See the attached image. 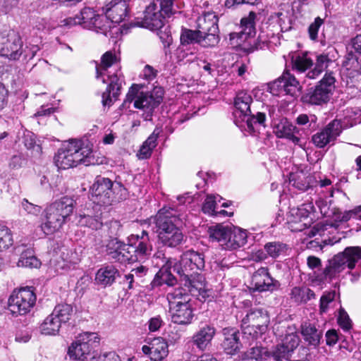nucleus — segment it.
Listing matches in <instances>:
<instances>
[{"label":"nucleus","mask_w":361,"mask_h":361,"mask_svg":"<svg viewBox=\"0 0 361 361\" xmlns=\"http://www.w3.org/2000/svg\"><path fill=\"white\" fill-rule=\"evenodd\" d=\"M361 260V247H347L343 252L335 255L329 259L325 267L321 273L314 276L313 282L318 285L325 282H331L338 277L339 274L346 268L349 269L348 274L352 275L351 281H356L360 274L357 272L352 273L351 270L355 268L356 264Z\"/></svg>","instance_id":"1"},{"label":"nucleus","mask_w":361,"mask_h":361,"mask_svg":"<svg viewBox=\"0 0 361 361\" xmlns=\"http://www.w3.org/2000/svg\"><path fill=\"white\" fill-rule=\"evenodd\" d=\"M204 256L202 253L188 250L184 252L179 261L173 266V272L179 277V281L188 291L202 288V276L199 271L204 267Z\"/></svg>","instance_id":"2"},{"label":"nucleus","mask_w":361,"mask_h":361,"mask_svg":"<svg viewBox=\"0 0 361 361\" xmlns=\"http://www.w3.org/2000/svg\"><path fill=\"white\" fill-rule=\"evenodd\" d=\"M159 240L165 246L176 247L182 244L184 235L180 229L183 224L182 215L171 207H163L154 219Z\"/></svg>","instance_id":"3"},{"label":"nucleus","mask_w":361,"mask_h":361,"mask_svg":"<svg viewBox=\"0 0 361 361\" xmlns=\"http://www.w3.org/2000/svg\"><path fill=\"white\" fill-rule=\"evenodd\" d=\"M54 162L60 169H68L78 164L90 166L99 164L92 150L88 146H84L81 140H71L59 149Z\"/></svg>","instance_id":"4"},{"label":"nucleus","mask_w":361,"mask_h":361,"mask_svg":"<svg viewBox=\"0 0 361 361\" xmlns=\"http://www.w3.org/2000/svg\"><path fill=\"white\" fill-rule=\"evenodd\" d=\"M74 205V200L65 196L47 207L41 225L43 232L50 235L59 231L73 213Z\"/></svg>","instance_id":"5"},{"label":"nucleus","mask_w":361,"mask_h":361,"mask_svg":"<svg viewBox=\"0 0 361 361\" xmlns=\"http://www.w3.org/2000/svg\"><path fill=\"white\" fill-rule=\"evenodd\" d=\"M233 104L235 115L245 121L250 132H256L259 126L265 127L266 114L256 109L250 93L244 90L238 92Z\"/></svg>","instance_id":"6"},{"label":"nucleus","mask_w":361,"mask_h":361,"mask_svg":"<svg viewBox=\"0 0 361 361\" xmlns=\"http://www.w3.org/2000/svg\"><path fill=\"white\" fill-rule=\"evenodd\" d=\"M257 15L255 12L250 11L248 16L244 17L240 20V30L229 34L231 44L234 46H242L243 49L247 53H252L258 49H262L267 42L261 40L259 37L253 43L252 38L255 35V18Z\"/></svg>","instance_id":"7"},{"label":"nucleus","mask_w":361,"mask_h":361,"mask_svg":"<svg viewBox=\"0 0 361 361\" xmlns=\"http://www.w3.org/2000/svg\"><path fill=\"white\" fill-rule=\"evenodd\" d=\"M171 321L179 325H188L192 322L195 314L189 295L181 289H176L167 294Z\"/></svg>","instance_id":"8"},{"label":"nucleus","mask_w":361,"mask_h":361,"mask_svg":"<svg viewBox=\"0 0 361 361\" xmlns=\"http://www.w3.org/2000/svg\"><path fill=\"white\" fill-rule=\"evenodd\" d=\"M128 263L141 262L147 259L152 252V244L147 231L131 235L127 243Z\"/></svg>","instance_id":"9"},{"label":"nucleus","mask_w":361,"mask_h":361,"mask_svg":"<svg viewBox=\"0 0 361 361\" xmlns=\"http://www.w3.org/2000/svg\"><path fill=\"white\" fill-rule=\"evenodd\" d=\"M335 82L332 73H326L319 83L314 87L310 88L302 97V102L312 105L327 103L335 88Z\"/></svg>","instance_id":"10"},{"label":"nucleus","mask_w":361,"mask_h":361,"mask_svg":"<svg viewBox=\"0 0 361 361\" xmlns=\"http://www.w3.org/2000/svg\"><path fill=\"white\" fill-rule=\"evenodd\" d=\"M36 302V295L32 287L14 290L8 298V308L13 314L23 315L30 311Z\"/></svg>","instance_id":"11"},{"label":"nucleus","mask_w":361,"mask_h":361,"mask_svg":"<svg viewBox=\"0 0 361 361\" xmlns=\"http://www.w3.org/2000/svg\"><path fill=\"white\" fill-rule=\"evenodd\" d=\"M269 322V317L266 310L262 308L250 309L242 319V326L246 325L243 334L255 337L258 331L262 333L267 329Z\"/></svg>","instance_id":"12"},{"label":"nucleus","mask_w":361,"mask_h":361,"mask_svg":"<svg viewBox=\"0 0 361 361\" xmlns=\"http://www.w3.org/2000/svg\"><path fill=\"white\" fill-rule=\"evenodd\" d=\"M99 343L96 333L85 332L80 334L68 350L69 357L75 360H84L90 355L94 344Z\"/></svg>","instance_id":"13"},{"label":"nucleus","mask_w":361,"mask_h":361,"mask_svg":"<svg viewBox=\"0 0 361 361\" xmlns=\"http://www.w3.org/2000/svg\"><path fill=\"white\" fill-rule=\"evenodd\" d=\"M23 41L20 35L11 30L0 34V55L9 60L16 61L23 55Z\"/></svg>","instance_id":"14"},{"label":"nucleus","mask_w":361,"mask_h":361,"mask_svg":"<svg viewBox=\"0 0 361 361\" xmlns=\"http://www.w3.org/2000/svg\"><path fill=\"white\" fill-rule=\"evenodd\" d=\"M142 20H137L130 23L131 27H143L151 30H157L161 28L166 18H169L158 7L157 4L153 1L146 7Z\"/></svg>","instance_id":"15"},{"label":"nucleus","mask_w":361,"mask_h":361,"mask_svg":"<svg viewBox=\"0 0 361 361\" xmlns=\"http://www.w3.org/2000/svg\"><path fill=\"white\" fill-rule=\"evenodd\" d=\"M114 183L107 178L97 177L91 187L92 200L97 204L109 205L114 201Z\"/></svg>","instance_id":"16"},{"label":"nucleus","mask_w":361,"mask_h":361,"mask_svg":"<svg viewBox=\"0 0 361 361\" xmlns=\"http://www.w3.org/2000/svg\"><path fill=\"white\" fill-rule=\"evenodd\" d=\"M162 90H154L153 93L140 92L137 98L135 100L134 107L145 111L143 117L145 120H150L153 111L162 102Z\"/></svg>","instance_id":"17"},{"label":"nucleus","mask_w":361,"mask_h":361,"mask_svg":"<svg viewBox=\"0 0 361 361\" xmlns=\"http://www.w3.org/2000/svg\"><path fill=\"white\" fill-rule=\"evenodd\" d=\"M343 129L341 120L334 119L326 126L321 131L313 135L312 142L319 147L324 148L328 144L334 142L341 135Z\"/></svg>","instance_id":"18"},{"label":"nucleus","mask_w":361,"mask_h":361,"mask_svg":"<svg viewBox=\"0 0 361 361\" xmlns=\"http://www.w3.org/2000/svg\"><path fill=\"white\" fill-rule=\"evenodd\" d=\"M280 283L270 275L267 267H261L252 276L251 288L254 291L264 292L277 290Z\"/></svg>","instance_id":"19"},{"label":"nucleus","mask_w":361,"mask_h":361,"mask_svg":"<svg viewBox=\"0 0 361 361\" xmlns=\"http://www.w3.org/2000/svg\"><path fill=\"white\" fill-rule=\"evenodd\" d=\"M269 87L271 92L273 94L284 92L291 96H295L301 88L299 82L295 76L291 75L288 71H284L281 76L272 82Z\"/></svg>","instance_id":"20"},{"label":"nucleus","mask_w":361,"mask_h":361,"mask_svg":"<svg viewBox=\"0 0 361 361\" xmlns=\"http://www.w3.org/2000/svg\"><path fill=\"white\" fill-rule=\"evenodd\" d=\"M106 75L109 83L102 94V103L104 106H110L113 104V98L116 100L120 94L123 79L119 70L112 74L107 72Z\"/></svg>","instance_id":"21"},{"label":"nucleus","mask_w":361,"mask_h":361,"mask_svg":"<svg viewBox=\"0 0 361 361\" xmlns=\"http://www.w3.org/2000/svg\"><path fill=\"white\" fill-rule=\"evenodd\" d=\"M216 333V329L212 324L201 323L198 330L192 335V345L200 350H206L212 345V341Z\"/></svg>","instance_id":"22"},{"label":"nucleus","mask_w":361,"mask_h":361,"mask_svg":"<svg viewBox=\"0 0 361 361\" xmlns=\"http://www.w3.org/2000/svg\"><path fill=\"white\" fill-rule=\"evenodd\" d=\"M102 11L111 23H120L128 16V0H111L105 6L102 7Z\"/></svg>","instance_id":"23"},{"label":"nucleus","mask_w":361,"mask_h":361,"mask_svg":"<svg viewBox=\"0 0 361 361\" xmlns=\"http://www.w3.org/2000/svg\"><path fill=\"white\" fill-rule=\"evenodd\" d=\"M222 335L221 346L224 352L228 355L236 354L242 347L239 331L235 328L226 327L222 329Z\"/></svg>","instance_id":"24"},{"label":"nucleus","mask_w":361,"mask_h":361,"mask_svg":"<svg viewBox=\"0 0 361 361\" xmlns=\"http://www.w3.org/2000/svg\"><path fill=\"white\" fill-rule=\"evenodd\" d=\"M127 250V244L117 238H111L106 245V252L109 257L122 264L128 262Z\"/></svg>","instance_id":"25"},{"label":"nucleus","mask_w":361,"mask_h":361,"mask_svg":"<svg viewBox=\"0 0 361 361\" xmlns=\"http://www.w3.org/2000/svg\"><path fill=\"white\" fill-rule=\"evenodd\" d=\"M274 133L279 138H286L295 145H298L300 139L296 135L299 133L298 128L288 119L284 118L275 126Z\"/></svg>","instance_id":"26"},{"label":"nucleus","mask_w":361,"mask_h":361,"mask_svg":"<svg viewBox=\"0 0 361 361\" xmlns=\"http://www.w3.org/2000/svg\"><path fill=\"white\" fill-rule=\"evenodd\" d=\"M302 338L309 345L317 347L322 338V331L319 330L314 324L308 321L303 322L300 325Z\"/></svg>","instance_id":"27"},{"label":"nucleus","mask_w":361,"mask_h":361,"mask_svg":"<svg viewBox=\"0 0 361 361\" xmlns=\"http://www.w3.org/2000/svg\"><path fill=\"white\" fill-rule=\"evenodd\" d=\"M14 253L16 255H20V258L17 262L18 267L37 268L40 262L36 257L34 256L32 250L25 247V245H18L13 248Z\"/></svg>","instance_id":"28"},{"label":"nucleus","mask_w":361,"mask_h":361,"mask_svg":"<svg viewBox=\"0 0 361 361\" xmlns=\"http://www.w3.org/2000/svg\"><path fill=\"white\" fill-rule=\"evenodd\" d=\"M118 276H119L118 270L110 265L102 267L97 271L95 281L97 284L106 287L112 285Z\"/></svg>","instance_id":"29"},{"label":"nucleus","mask_w":361,"mask_h":361,"mask_svg":"<svg viewBox=\"0 0 361 361\" xmlns=\"http://www.w3.org/2000/svg\"><path fill=\"white\" fill-rule=\"evenodd\" d=\"M197 30L201 35L209 32H219L217 17L213 13L200 16L197 20Z\"/></svg>","instance_id":"30"},{"label":"nucleus","mask_w":361,"mask_h":361,"mask_svg":"<svg viewBox=\"0 0 361 361\" xmlns=\"http://www.w3.org/2000/svg\"><path fill=\"white\" fill-rule=\"evenodd\" d=\"M264 249L272 259L286 257L291 250L288 245L281 241L268 242L264 245Z\"/></svg>","instance_id":"31"},{"label":"nucleus","mask_w":361,"mask_h":361,"mask_svg":"<svg viewBox=\"0 0 361 361\" xmlns=\"http://www.w3.org/2000/svg\"><path fill=\"white\" fill-rule=\"evenodd\" d=\"M116 61V57L111 51H106L101 58V63H96V78H102L103 83L106 82L104 76L108 71V68L113 66Z\"/></svg>","instance_id":"32"},{"label":"nucleus","mask_w":361,"mask_h":361,"mask_svg":"<svg viewBox=\"0 0 361 361\" xmlns=\"http://www.w3.org/2000/svg\"><path fill=\"white\" fill-rule=\"evenodd\" d=\"M290 297L294 302L302 304L315 298V294L312 290L307 286H296L291 289Z\"/></svg>","instance_id":"33"},{"label":"nucleus","mask_w":361,"mask_h":361,"mask_svg":"<svg viewBox=\"0 0 361 361\" xmlns=\"http://www.w3.org/2000/svg\"><path fill=\"white\" fill-rule=\"evenodd\" d=\"M231 231V226L222 224L210 226L208 229L209 238L219 242L223 248H224V244Z\"/></svg>","instance_id":"34"},{"label":"nucleus","mask_w":361,"mask_h":361,"mask_svg":"<svg viewBox=\"0 0 361 361\" xmlns=\"http://www.w3.org/2000/svg\"><path fill=\"white\" fill-rule=\"evenodd\" d=\"M177 282L178 279L171 271L167 269H161L154 276V279L151 282V286L152 288L159 287L164 284L168 286H173Z\"/></svg>","instance_id":"35"},{"label":"nucleus","mask_w":361,"mask_h":361,"mask_svg":"<svg viewBox=\"0 0 361 361\" xmlns=\"http://www.w3.org/2000/svg\"><path fill=\"white\" fill-rule=\"evenodd\" d=\"M152 346V361H162L168 355V344L163 338H155Z\"/></svg>","instance_id":"36"},{"label":"nucleus","mask_w":361,"mask_h":361,"mask_svg":"<svg viewBox=\"0 0 361 361\" xmlns=\"http://www.w3.org/2000/svg\"><path fill=\"white\" fill-rule=\"evenodd\" d=\"M61 325L62 323L58 319V318L53 316L51 313L41 324V332L45 335H56L59 333Z\"/></svg>","instance_id":"37"},{"label":"nucleus","mask_w":361,"mask_h":361,"mask_svg":"<svg viewBox=\"0 0 361 361\" xmlns=\"http://www.w3.org/2000/svg\"><path fill=\"white\" fill-rule=\"evenodd\" d=\"M98 14L95 13V11L90 8L85 7L81 10L78 14L80 25L84 28L92 29V25L98 24L99 23V18H95Z\"/></svg>","instance_id":"38"},{"label":"nucleus","mask_w":361,"mask_h":361,"mask_svg":"<svg viewBox=\"0 0 361 361\" xmlns=\"http://www.w3.org/2000/svg\"><path fill=\"white\" fill-rule=\"evenodd\" d=\"M333 60L326 54H320L317 56L315 66L313 70L310 71L307 76L309 78L314 79L324 71Z\"/></svg>","instance_id":"39"},{"label":"nucleus","mask_w":361,"mask_h":361,"mask_svg":"<svg viewBox=\"0 0 361 361\" xmlns=\"http://www.w3.org/2000/svg\"><path fill=\"white\" fill-rule=\"evenodd\" d=\"M180 1V0H153V2L157 4L158 7L169 18L176 13H179Z\"/></svg>","instance_id":"40"},{"label":"nucleus","mask_w":361,"mask_h":361,"mask_svg":"<svg viewBox=\"0 0 361 361\" xmlns=\"http://www.w3.org/2000/svg\"><path fill=\"white\" fill-rule=\"evenodd\" d=\"M52 314L62 323L68 322L73 314V307L68 304H59L52 311Z\"/></svg>","instance_id":"41"},{"label":"nucleus","mask_w":361,"mask_h":361,"mask_svg":"<svg viewBox=\"0 0 361 361\" xmlns=\"http://www.w3.org/2000/svg\"><path fill=\"white\" fill-rule=\"evenodd\" d=\"M201 34L196 30H192L190 29H182L180 34V44L182 46H185L192 44H199Z\"/></svg>","instance_id":"42"},{"label":"nucleus","mask_w":361,"mask_h":361,"mask_svg":"<svg viewBox=\"0 0 361 361\" xmlns=\"http://www.w3.org/2000/svg\"><path fill=\"white\" fill-rule=\"evenodd\" d=\"M264 356L270 357L269 351L264 347L255 346L245 353V361H260Z\"/></svg>","instance_id":"43"},{"label":"nucleus","mask_w":361,"mask_h":361,"mask_svg":"<svg viewBox=\"0 0 361 361\" xmlns=\"http://www.w3.org/2000/svg\"><path fill=\"white\" fill-rule=\"evenodd\" d=\"M292 62L293 70L298 73L305 72L313 65L312 60L305 54L302 56L297 55L295 58L292 59Z\"/></svg>","instance_id":"44"},{"label":"nucleus","mask_w":361,"mask_h":361,"mask_svg":"<svg viewBox=\"0 0 361 361\" xmlns=\"http://www.w3.org/2000/svg\"><path fill=\"white\" fill-rule=\"evenodd\" d=\"M79 223L87 226L92 230H99L103 227V222L98 216H92L90 215H80Z\"/></svg>","instance_id":"45"},{"label":"nucleus","mask_w":361,"mask_h":361,"mask_svg":"<svg viewBox=\"0 0 361 361\" xmlns=\"http://www.w3.org/2000/svg\"><path fill=\"white\" fill-rule=\"evenodd\" d=\"M296 123L300 126H307L310 130L318 127L317 117L314 114H300L296 118Z\"/></svg>","instance_id":"46"},{"label":"nucleus","mask_w":361,"mask_h":361,"mask_svg":"<svg viewBox=\"0 0 361 361\" xmlns=\"http://www.w3.org/2000/svg\"><path fill=\"white\" fill-rule=\"evenodd\" d=\"M291 353L289 349L281 344L277 345L271 352H269V354L275 361H288Z\"/></svg>","instance_id":"47"},{"label":"nucleus","mask_w":361,"mask_h":361,"mask_svg":"<svg viewBox=\"0 0 361 361\" xmlns=\"http://www.w3.org/2000/svg\"><path fill=\"white\" fill-rule=\"evenodd\" d=\"M219 32H209L200 36V44L204 47H214L219 42Z\"/></svg>","instance_id":"48"},{"label":"nucleus","mask_w":361,"mask_h":361,"mask_svg":"<svg viewBox=\"0 0 361 361\" xmlns=\"http://www.w3.org/2000/svg\"><path fill=\"white\" fill-rule=\"evenodd\" d=\"M0 233V252L8 249L13 243L11 231L6 226L3 225Z\"/></svg>","instance_id":"49"},{"label":"nucleus","mask_w":361,"mask_h":361,"mask_svg":"<svg viewBox=\"0 0 361 361\" xmlns=\"http://www.w3.org/2000/svg\"><path fill=\"white\" fill-rule=\"evenodd\" d=\"M95 18H99V20H98L99 23L92 25V29L94 30L98 33H102L104 35H106L111 27L110 24L111 22L109 21V18L106 16V15L101 16L99 14Z\"/></svg>","instance_id":"50"},{"label":"nucleus","mask_w":361,"mask_h":361,"mask_svg":"<svg viewBox=\"0 0 361 361\" xmlns=\"http://www.w3.org/2000/svg\"><path fill=\"white\" fill-rule=\"evenodd\" d=\"M232 238H234L233 244L237 248L243 247L247 243V233L245 231L237 227H231Z\"/></svg>","instance_id":"51"},{"label":"nucleus","mask_w":361,"mask_h":361,"mask_svg":"<svg viewBox=\"0 0 361 361\" xmlns=\"http://www.w3.org/2000/svg\"><path fill=\"white\" fill-rule=\"evenodd\" d=\"M300 339L296 334H287L282 345L293 352L299 345Z\"/></svg>","instance_id":"52"},{"label":"nucleus","mask_w":361,"mask_h":361,"mask_svg":"<svg viewBox=\"0 0 361 361\" xmlns=\"http://www.w3.org/2000/svg\"><path fill=\"white\" fill-rule=\"evenodd\" d=\"M338 325L345 331H348L352 327L351 320L348 314V313L343 309L341 308L338 312Z\"/></svg>","instance_id":"53"},{"label":"nucleus","mask_w":361,"mask_h":361,"mask_svg":"<svg viewBox=\"0 0 361 361\" xmlns=\"http://www.w3.org/2000/svg\"><path fill=\"white\" fill-rule=\"evenodd\" d=\"M323 23L324 20L320 17H317L314 19V21L308 27V33L310 38L312 40H316L317 39L319 29Z\"/></svg>","instance_id":"54"},{"label":"nucleus","mask_w":361,"mask_h":361,"mask_svg":"<svg viewBox=\"0 0 361 361\" xmlns=\"http://www.w3.org/2000/svg\"><path fill=\"white\" fill-rule=\"evenodd\" d=\"M107 228L108 235L111 238H116V236L119 235V232L121 230V224L118 221L112 220L105 224Z\"/></svg>","instance_id":"55"},{"label":"nucleus","mask_w":361,"mask_h":361,"mask_svg":"<svg viewBox=\"0 0 361 361\" xmlns=\"http://www.w3.org/2000/svg\"><path fill=\"white\" fill-rule=\"evenodd\" d=\"M215 197L212 195H208L205 199L202 210L204 214H214L215 212L216 207Z\"/></svg>","instance_id":"56"},{"label":"nucleus","mask_w":361,"mask_h":361,"mask_svg":"<svg viewBox=\"0 0 361 361\" xmlns=\"http://www.w3.org/2000/svg\"><path fill=\"white\" fill-rule=\"evenodd\" d=\"M331 201L319 197L316 200V205L319 207L321 214L324 216H330L331 215V210L330 209V204Z\"/></svg>","instance_id":"57"},{"label":"nucleus","mask_w":361,"mask_h":361,"mask_svg":"<svg viewBox=\"0 0 361 361\" xmlns=\"http://www.w3.org/2000/svg\"><path fill=\"white\" fill-rule=\"evenodd\" d=\"M335 292H326L320 298L319 309L322 312H325L328 308V305L334 300Z\"/></svg>","instance_id":"58"},{"label":"nucleus","mask_w":361,"mask_h":361,"mask_svg":"<svg viewBox=\"0 0 361 361\" xmlns=\"http://www.w3.org/2000/svg\"><path fill=\"white\" fill-rule=\"evenodd\" d=\"M91 361H121L120 357L114 352H109L98 356H93Z\"/></svg>","instance_id":"59"},{"label":"nucleus","mask_w":361,"mask_h":361,"mask_svg":"<svg viewBox=\"0 0 361 361\" xmlns=\"http://www.w3.org/2000/svg\"><path fill=\"white\" fill-rule=\"evenodd\" d=\"M139 93L138 85H133L130 88L122 106H125L127 104H130L133 101L135 102L137 98V94H139Z\"/></svg>","instance_id":"60"},{"label":"nucleus","mask_w":361,"mask_h":361,"mask_svg":"<svg viewBox=\"0 0 361 361\" xmlns=\"http://www.w3.org/2000/svg\"><path fill=\"white\" fill-rule=\"evenodd\" d=\"M22 207L25 212L32 215H38L41 212L39 206L29 202L26 199L23 200Z\"/></svg>","instance_id":"61"},{"label":"nucleus","mask_w":361,"mask_h":361,"mask_svg":"<svg viewBox=\"0 0 361 361\" xmlns=\"http://www.w3.org/2000/svg\"><path fill=\"white\" fill-rule=\"evenodd\" d=\"M343 63L345 66H350V68L354 66L355 63H357V56L354 53L353 49L350 50L348 49Z\"/></svg>","instance_id":"62"},{"label":"nucleus","mask_w":361,"mask_h":361,"mask_svg":"<svg viewBox=\"0 0 361 361\" xmlns=\"http://www.w3.org/2000/svg\"><path fill=\"white\" fill-rule=\"evenodd\" d=\"M159 133L160 130H159V129H154L153 133L148 137L147 140L143 144L153 149L157 146V140Z\"/></svg>","instance_id":"63"},{"label":"nucleus","mask_w":361,"mask_h":361,"mask_svg":"<svg viewBox=\"0 0 361 361\" xmlns=\"http://www.w3.org/2000/svg\"><path fill=\"white\" fill-rule=\"evenodd\" d=\"M325 337L326 343L329 346L334 345L338 339L337 331L335 329H330L327 331Z\"/></svg>","instance_id":"64"}]
</instances>
